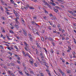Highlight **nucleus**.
Here are the masks:
<instances>
[{
    "label": "nucleus",
    "mask_w": 76,
    "mask_h": 76,
    "mask_svg": "<svg viewBox=\"0 0 76 76\" xmlns=\"http://www.w3.org/2000/svg\"><path fill=\"white\" fill-rule=\"evenodd\" d=\"M39 62H40L41 64H43V63H42V61H40Z\"/></svg>",
    "instance_id": "2f4dec72"
},
{
    "label": "nucleus",
    "mask_w": 76,
    "mask_h": 76,
    "mask_svg": "<svg viewBox=\"0 0 76 76\" xmlns=\"http://www.w3.org/2000/svg\"><path fill=\"white\" fill-rule=\"evenodd\" d=\"M42 61L43 62V63H44V62H45V60H44V59H43V58H42Z\"/></svg>",
    "instance_id": "473e14b6"
},
{
    "label": "nucleus",
    "mask_w": 76,
    "mask_h": 76,
    "mask_svg": "<svg viewBox=\"0 0 76 76\" xmlns=\"http://www.w3.org/2000/svg\"><path fill=\"white\" fill-rule=\"evenodd\" d=\"M52 5H53V6H56V4H55V3H53V2H52Z\"/></svg>",
    "instance_id": "bb28decb"
},
{
    "label": "nucleus",
    "mask_w": 76,
    "mask_h": 76,
    "mask_svg": "<svg viewBox=\"0 0 76 76\" xmlns=\"http://www.w3.org/2000/svg\"><path fill=\"white\" fill-rule=\"evenodd\" d=\"M32 24H34V23H35V22L34 21H32Z\"/></svg>",
    "instance_id": "13d9d810"
},
{
    "label": "nucleus",
    "mask_w": 76,
    "mask_h": 76,
    "mask_svg": "<svg viewBox=\"0 0 76 76\" xmlns=\"http://www.w3.org/2000/svg\"><path fill=\"white\" fill-rule=\"evenodd\" d=\"M30 9H31V10L33 9V10H34V8L33 7H30Z\"/></svg>",
    "instance_id": "cd10ccee"
},
{
    "label": "nucleus",
    "mask_w": 76,
    "mask_h": 76,
    "mask_svg": "<svg viewBox=\"0 0 76 76\" xmlns=\"http://www.w3.org/2000/svg\"><path fill=\"white\" fill-rule=\"evenodd\" d=\"M56 19V17H53L51 19H52V20H54V19Z\"/></svg>",
    "instance_id": "ddd939ff"
},
{
    "label": "nucleus",
    "mask_w": 76,
    "mask_h": 76,
    "mask_svg": "<svg viewBox=\"0 0 76 76\" xmlns=\"http://www.w3.org/2000/svg\"><path fill=\"white\" fill-rule=\"evenodd\" d=\"M2 18L3 20H4V18L3 17H2Z\"/></svg>",
    "instance_id": "e2e57ef3"
},
{
    "label": "nucleus",
    "mask_w": 76,
    "mask_h": 76,
    "mask_svg": "<svg viewBox=\"0 0 76 76\" xmlns=\"http://www.w3.org/2000/svg\"><path fill=\"white\" fill-rule=\"evenodd\" d=\"M66 72L68 73H69V74L70 73V70L69 69H67L66 70Z\"/></svg>",
    "instance_id": "1a4fd4ad"
},
{
    "label": "nucleus",
    "mask_w": 76,
    "mask_h": 76,
    "mask_svg": "<svg viewBox=\"0 0 76 76\" xmlns=\"http://www.w3.org/2000/svg\"><path fill=\"white\" fill-rule=\"evenodd\" d=\"M3 68H4V69H7V67H6V66H4Z\"/></svg>",
    "instance_id": "69168bd1"
},
{
    "label": "nucleus",
    "mask_w": 76,
    "mask_h": 76,
    "mask_svg": "<svg viewBox=\"0 0 76 76\" xmlns=\"http://www.w3.org/2000/svg\"><path fill=\"white\" fill-rule=\"evenodd\" d=\"M24 44L25 46H26V47H27V45H28V44H27L26 43V42H24Z\"/></svg>",
    "instance_id": "a878e982"
},
{
    "label": "nucleus",
    "mask_w": 76,
    "mask_h": 76,
    "mask_svg": "<svg viewBox=\"0 0 76 76\" xmlns=\"http://www.w3.org/2000/svg\"><path fill=\"white\" fill-rule=\"evenodd\" d=\"M7 65L9 66H10V63H8Z\"/></svg>",
    "instance_id": "052dcab7"
},
{
    "label": "nucleus",
    "mask_w": 76,
    "mask_h": 76,
    "mask_svg": "<svg viewBox=\"0 0 76 76\" xmlns=\"http://www.w3.org/2000/svg\"><path fill=\"white\" fill-rule=\"evenodd\" d=\"M36 52L37 54H39L38 51V50H37V49H36Z\"/></svg>",
    "instance_id": "2eb2a0df"
},
{
    "label": "nucleus",
    "mask_w": 76,
    "mask_h": 76,
    "mask_svg": "<svg viewBox=\"0 0 76 76\" xmlns=\"http://www.w3.org/2000/svg\"><path fill=\"white\" fill-rule=\"evenodd\" d=\"M23 34L25 35V36H27V34L26 33V32H25L23 33Z\"/></svg>",
    "instance_id": "5701e85b"
},
{
    "label": "nucleus",
    "mask_w": 76,
    "mask_h": 76,
    "mask_svg": "<svg viewBox=\"0 0 76 76\" xmlns=\"http://www.w3.org/2000/svg\"><path fill=\"white\" fill-rule=\"evenodd\" d=\"M72 24L74 26H76V23H73Z\"/></svg>",
    "instance_id": "37998d69"
},
{
    "label": "nucleus",
    "mask_w": 76,
    "mask_h": 76,
    "mask_svg": "<svg viewBox=\"0 0 76 76\" xmlns=\"http://www.w3.org/2000/svg\"><path fill=\"white\" fill-rule=\"evenodd\" d=\"M34 19H36L37 17H34Z\"/></svg>",
    "instance_id": "bf43d9fd"
},
{
    "label": "nucleus",
    "mask_w": 76,
    "mask_h": 76,
    "mask_svg": "<svg viewBox=\"0 0 76 76\" xmlns=\"http://www.w3.org/2000/svg\"><path fill=\"white\" fill-rule=\"evenodd\" d=\"M25 74L26 75H27V76H30V75H29V73H27V72H26L25 73Z\"/></svg>",
    "instance_id": "a211bd4d"
},
{
    "label": "nucleus",
    "mask_w": 76,
    "mask_h": 76,
    "mask_svg": "<svg viewBox=\"0 0 76 76\" xmlns=\"http://www.w3.org/2000/svg\"><path fill=\"white\" fill-rule=\"evenodd\" d=\"M48 74L49 75V76H51V74L50 73V72H49L48 73Z\"/></svg>",
    "instance_id": "4c0bfd02"
},
{
    "label": "nucleus",
    "mask_w": 76,
    "mask_h": 76,
    "mask_svg": "<svg viewBox=\"0 0 76 76\" xmlns=\"http://www.w3.org/2000/svg\"><path fill=\"white\" fill-rule=\"evenodd\" d=\"M41 40L42 41H44V38L42 37V38H41Z\"/></svg>",
    "instance_id": "c756f323"
},
{
    "label": "nucleus",
    "mask_w": 76,
    "mask_h": 76,
    "mask_svg": "<svg viewBox=\"0 0 76 76\" xmlns=\"http://www.w3.org/2000/svg\"><path fill=\"white\" fill-rule=\"evenodd\" d=\"M48 28V29H50V30H51V27H50V26H49Z\"/></svg>",
    "instance_id": "09e8293b"
},
{
    "label": "nucleus",
    "mask_w": 76,
    "mask_h": 76,
    "mask_svg": "<svg viewBox=\"0 0 76 76\" xmlns=\"http://www.w3.org/2000/svg\"><path fill=\"white\" fill-rule=\"evenodd\" d=\"M51 53L52 54H53V53H54V51L53 50V49H51Z\"/></svg>",
    "instance_id": "4468645a"
},
{
    "label": "nucleus",
    "mask_w": 76,
    "mask_h": 76,
    "mask_svg": "<svg viewBox=\"0 0 76 76\" xmlns=\"http://www.w3.org/2000/svg\"><path fill=\"white\" fill-rule=\"evenodd\" d=\"M46 71H47V72L48 73L50 72V71L49 70V69H46Z\"/></svg>",
    "instance_id": "7c9ffc66"
},
{
    "label": "nucleus",
    "mask_w": 76,
    "mask_h": 76,
    "mask_svg": "<svg viewBox=\"0 0 76 76\" xmlns=\"http://www.w3.org/2000/svg\"><path fill=\"white\" fill-rule=\"evenodd\" d=\"M0 48L1 49H4V48H3L2 47V45H1V46H0Z\"/></svg>",
    "instance_id": "72a5a7b5"
},
{
    "label": "nucleus",
    "mask_w": 76,
    "mask_h": 76,
    "mask_svg": "<svg viewBox=\"0 0 76 76\" xmlns=\"http://www.w3.org/2000/svg\"><path fill=\"white\" fill-rule=\"evenodd\" d=\"M53 10L54 11V12H56V13H57V12H58V10L56 9H55V8H53Z\"/></svg>",
    "instance_id": "39448f33"
},
{
    "label": "nucleus",
    "mask_w": 76,
    "mask_h": 76,
    "mask_svg": "<svg viewBox=\"0 0 76 76\" xmlns=\"http://www.w3.org/2000/svg\"><path fill=\"white\" fill-rule=\"evenodd\" d=\"M9 73V74H11V72L9 71H8Z\"/></svg>",
    "instance_id": "680f3d73"
},
{
    "label": "nucleus",
    "mask_w": 76,
    "mask_h": 76,
    "mask_svg": "<svg viewBox=\"0 0 76 76\" xmlns=\"http://www.w3.org/2000/svg\"><path fill=\"white\" fill-rule=\"evenodd\" d=\"M14 48H15L16 49V50H18V48L17 47V46H15Z\"/></svg>",
    "instance_id": "412c9836"
},
{
    "label": "nucleus",
    "mask_w": 76,
    "mask_h": 76,
    "mask_svg": "<svg viewBox=\"0 0 76 76\" xmlns=\"http://www.w3.org/2000/svg\"><path fill=\"white\" fill-rule=\"evenodd\" d=\"M47 6H48V7H49V8H50V9H52V7L50 5V4H48L47 3L46 4Z\"/></svg>",
    "instance_id": "7ed1b4c3"
},
{
    "label": "nucleus",
    "mask_w": 76,
    "mask_h": 76,
    "mask_svg": "<svg viewBox=\"0 0 76 76\" xmlns=\"http://www.w3.org/2000/svg\"><path fill=\"white\" fill-rule=\"evenodd\" d=\"M22 29L23 32H25V30L24 29V28H22Z\"/></svg>",
    "instance_id": "58836bf2"
},
{
    "label": "nucleus",
    "mask_w": 76,
    "mask_h": 76,
    "mask_svg": "<svg viewBox=\"0 0 76 76\" xmlns=\"http://www.w3.org/2000/svg\"><path fill=\"white\" fill-rule=\"evenodd\" d=\"M49 3V4H52V2H51L50 1H49L48 2Z\"/></svg>",
    "instance_id": "8fccbe9b"
},
{
    "label": "nucleus",
    "mask_w": 76,
    "mask_h": 76,
    "mask_svg": "<svg viewBox=\"0 0 76 76\" xmlns=\"http://www.w3.org/2000/svg\"><path fill=\"white\" fill-rule=\"evenodd\" d=\"M20 74L21 75H23V73H22V72H20Z\"/></svg>",
    "instance_id": "49530a36"
},
{
    "label": "nucleus",
    "mask_w": 76,
    "mask_h": 76,
    "mask_svg": "<svg viewBox=\"0 0 76 76\" xmlns=\"http://www.w3.org/2000/svg\"><path fill=\"white\" fill-rule=\"evenodd\" d=\"M69 13L71 14H72V15H73V16H74V15H73V13H72V11H70L69 12Z\"/></svg>",
    "instance_id": "aec40b11"
},
{
    "label": "nucleus",
    "mask_w": 76,
    "mask_h": 76,
    "mask_svg": "<svg viewBox=\"0 0 76 76\" xmlns=\"http://www.w3.org/2000/svg\"><path fill=\"white\" fill-rule=\"evenodd\" d=\"M40 56L41 57L42 59V58H44L43 54L42 53H41L40 54Z\"/></svg>",
    "instance_id": "f03ea898"
},
{
    "label": "nucleus",
    "mask_w": 76,
    "mask_h": 76,
    "mask_svg": "<svg viewBox=\"0 0 76 76\" xmlns=\"http://www.w3.org/2000/svg\"><path fill=\"white\" fill-rule=\"evenodd\" d=\"M43 3H45V4H47V2L45 1H43Z\"/></svg>",
    "instance_id": "a19ab883"
},
{
    "label": "nucleus",
    "mask_w": 76,
    "mask_h": 76,
    "mask_svg": "<svg viewBox=\"0 0 76 76\" xmlns=\"http://www.w3.org/2000/svg\"><path fill=\"white\" fill-rule=\"evenodd\" d=\"M62 40H63L64 39V37H62Z\"/></svg>",
    "instance_id": "0e129e2a"
},
{
    "label": "nucleus",
    "mask_w": 76,
    "mask_h": 76,
    "mask_svg": "<svg viewBox=\"0 0 76 76\" xmlns=\"http://www.w3.org/2000/svg\"><path fill=\"white\" fill-rule=\"evenodd\" d=\"M17 62H18V63H19V64H20V61H17Z\"/></svg>",
    "instance_id": "603ef678"
},
{
    "label": "nucleus",
    "mask_w": 76,
    "mask_h": 76,
    "mask_svg": "<svg viewBox=\"0 0 76 76\" xmlns=\"http://www.w3.org/2000/svg\"><path fill=\"white\" fill-rule=\"evenodd\" d=\"M13 12H14V13H15L16 16L17 17V18L19 19V15L18 14V13H17L16 11H15V10H13Z\"/></svg>",
    "instance_id": "f257e3e1"
},
{
    "label": "nucleus",
    "mask_w": 76,
    "mask_h": 76,
    "mask_svg": "<svg viewBox=\"0 0 76 76\" xmlns=\"http://www.w3.org/2000/svg\"><path fill=\"white\" fill-rule=\"evenodd\" d=\"M7 36V39H8V40H10V39H10L9 37H8V36L6 35Z\"/></svg>",
    "instance_id": "f3484780"
},
{
    "label": "nucleus",
    "mask_w": 76,
    "mask_h": 76,
    "mask_svg": "<svg viewBox=\"0 0 76 76\" xmlns=\"http://www.w3.org/2000/svg\"><path fill=\"white\" fill-rule=\"evenodd\" d=\"M30 61L31 64H33L34 62H33V61H32V59H31L30 60Z\"/></svg>",
    "instance_id": "423d86ee"
},
{
    "label": "nucleus",
    "mask_w": 76,
    "mask_h": 76,
    "mask_svg": "<svg viewBox=\"0 0 76 76\" xmlns=\"http://www.w3.org/2000/svg\"><path fill=\"white\" fill-rule=\"evenodd\" d=\"M10 1H11V2H12V4H15V5H17V4H15V2H14V1H13V0H10Z\"/></svg>",
    "instance_id": "f8f14e48"
},
{
    "label": "nucleus",
    "mask_w": 76,
    "mask_h": 76,
    "mask_svg": "<svg viewBox=\"0 0 76 76\" xmlns=\"http://www.w3.org/2000/svg\"><path fill=\"white\" fill-rule=\"evenodd\" d=\"M57 26L59 28V29H60V28L61 26H60V24H59L57 25Z\"/></svg>",
    "instance_id": "e433bc0d"
},
{
    "label": "nucleus",
    "mask_w": 76,
    "mask_h": 76,
    "mask_svg": "<svg viewBox=\"0 0 76 76\" xmlns=\"http://www.w3.org/2000/svg\"><path fill=\"white\" fill-rule=\"evenodd\" d=\"M13 28H14V27H13V26H11V29H13Z\"/></svg>",
    "instance_id": "79ce46f5"
},
{
    "label": "nucleus",
    "mask_w": 76,
    "mask_h": 76,
    "mask_svg": "<svg viewBox=\"0 0 76 76\" xmlns=\"http://www.w3.org/2000/svg\"><path fill=\"white\" fill-rule=\"evenodd\" d=\"M73 12H74V13H76V10H73Z\"/></svg>",
    "instance_id": "774afa93"
},
{
    "label": "nucleus",
    "mask_w": 76,
    "mask_h": 76,
    "mask_svg": "<svg viewBox=\"0 0 76 76\" xmlns=\"http://www.w3.org/2000/svg\"><path fill=\"white\" fill-rule=\"evenodd\" d=\"M73 56L75 55L76 54V53L75 52H74V53H73Z\"/></svg>",
    "instance_id": "3c124183"
},
{
    "label": "nucleus",
    "mask_w": 76,
    "mask_h": 76,
    "mask_svg": "<svg viewBox=\"0 0 76 76\" xmlns=\"http://www.w3.org/2000/svg\"><path fill=\"white\" fill-rule=\"evenodd\" d=\"M25 49L26 51H28V48L26 47H25Z\"/></svg>",
    "instance_id": "c85d7f7f"
},
{
    "label": "nucleus",
    "mask_w": 76,
    "mask_h": 76,
    "mask_svg": "<svg viewBox=\"0 0 76 76\" xmlns=\"http://www.w3.org/2000/svg\"><path fill=\"white\" fill-rule=\"evenodd\" d=\"M31 30H32L34 32H35V30H37L35 28H33L32 27Z\"/></svg>",
    "instance_id": "6ab92c4d"
},
{
    "label": "nucleus",
    "mask_w": 76,
    "mask_h": 76,
    "mask_svg": "<svg viewBox=\"0 0 76 76\" xmlns=\"http://www.w3.org/2000/svg\"><path fill=\"white\" fill-rule=\"evenodd\" d=\"M1 30L2 31V32H5V31L4 30V28L2 27L1 28Z\"/></svg>",
    "instance_id": "9d476101"
},
{
    "label": "nucleus",
    "mask_w": 76,
    "mask_h": 76,
    "mask_svg": "<svg viewBox=\"0 0 76 76\" xmlns=\"http://www.w3.org/2000/svg\"><path fill=\"white\" fill-rule=\"evenodd\" d=\"M55 7H56V9L59 8V7L57 6H55Z\"/></svg>",
    "instance_id": "de8ad7c7"
},
{
    "label": "nucleus",
    "mask_w": 76,
    "mask_h": 76,
    "mask_svg": "<svg viewBox=\"0 0 76 76\" xmlns=\"http://www.w3.org/2000/svg\"><path fill=\"white\" fill-rule=\"evenodd\" d=\"M28 36H29V38H31L32 37V36L31 34H28Z\"/></svg>",
    "instance_id": "ea45409f"
},
{
    "label": "nucleus",
    "mask_w": 76,
    "mask_h": 76,
    "mask_svg": "<svg viewBox=\"0 0 76 76\" xmlns=\"http://www.w3.org/2000/svg\"><path fill=\"white\" fill-rule=\"evenodd\" d=\"M30 40L31 41H32V40H33V38H32V37H30Z\"/></svg>",
    "instance_id": "4be33fe9"
},
{
    "label": "nucleus",
    "mask_w": 76,
    "mask_h": 76,
    "mask_svg": "<svg viewBox=\"0 0 76 76\" xmlns=\"http://www.w3.org/2000/svg\"><path fill=\"white\" fill-rule=\"evenodd\" d=\"M0 9H1V10L3 11V7L1 6H0Z\"/></svg>",
    "instance_id": "dca6fc26"
},
{
    "label": "nucleus",
    "mask_w": 76,
    "mask_h": 76,
    "mask_svg": "<svg viewBox=\"0 0 76 76\" xmlns=\"http://www.w3.org/2000/svg\"><path fill=\"white\" fill-rule=\"evenodd\" d=\"M52 44H53V45H55V44L54 42H52Z\"/></svg>",
    "instance_id": "4d7b16f0"
},
{
    "label": "nucleus",
    "mask_w": 76,
    "mask_h": 76,
    "mask_svg": "<svg viewBox=\"0 0 76 76\" xmlns=\"http://www.w3.org/2000/svg\"><path fill=\"white\" fill-rule=\"evenodd\" d=\"M48 39L49 41H53V39L51 38H48Z\"/></svg>",
    "instance_id": "9b49d317"
},
{
    "label": "nucleus",
    "mask_w": 76,
    "mask_h": 76,
    "mask_svg": "<svg viewBox=\"0 0 76 76\" xmlns=\"http://www.w3.org/2000/svg\"><path fill=\"white\" fill-rule=\"evenodd\" d=\"M5 45L7 46V48L9 47V45L7 44H5Z\"/></svg>",
    "instance_id": "c9c22d12"
},
{
    "label": "nucleus",
    "mask_w": 76,
    "mask_h": 76,
    "mask_svg": "<svg viewBox=\"0 0 76 76\" xmlns=\"http://www.w3.org/2000/svg\"><path fill=\"white\" fill-rule=\"evenodd\" d=\"M10 33H11L12 34H13V33H14V32H13V31H12V30H10Z\"/></svg>",
    "instance_id": "393cba45"
},
{
    "label": "nucleus",
    "mask_w": 76,
    "mask_h": 76,
    "mask_svg": "<svg viewBox=\"0 0 76 76\" xmlns=\"http://www.w3.org/2000/svg\"><path fill=\"white\" fill-rule=\"evenodd\" d=\"M10 64L12 66H15V64L12 63V62H11Z\"/></svg>",
    "instance_id": "20e7f679"
},
{
    "label": "nucleus",
    "mask_w": 76,
    "mask_h": 76,
    "mask_svg": "<svg viewBox=\"0 0 76 76\" xmlns=\"http://www.w3.org/2000/svg\"><path fill=\"white\" fill-rule=\"evenodd\" d=\"M45 65V66H47V65H46V62H43Z\"/></svg>",
    "instance_id": "f704fd0d"
},
{
    "label": "nucleus",
    "mask_w": 76,
    "mask_h": 76,
    "mask_svg": "<svg viewBox=\"0 0 76 76\" xmlns=\"http://www.w3.org/2000/svg\"><path fill=\"white\" fill-rule=\"evenodd\" d=\"M30 72L31 73V74H34V72H33L32 71H30Z\"/></svg>",
    "instance_id": "a18cd8bd"
},
{
    "label": "nucleus",
    "mask_w": 76,
    "mask_h": 76,
    "mask_svg": "<svg viewBox=\"0 0 76 76\" xmlns=\"http://www.w3.org/2000/svg\"><path fill=\"white\" fill-rule=\"evenodd\" d=\"M34 65H35V66H36V67H37V64L34 63Z\"/></svg>",
    "instance_id": "864d4df0"
},
{
    "label": "nucleus",
    "mask_w": 76,
    "mask_h": 76,
    "mask_svg": "<svg viewBox=\"0 0 76 76\" xmlns=\"http://www.w3.org/2000/svg\"><path fill=\"white\" fill-rule=\"evenodd\" d=\"M11 75H12V76H15V75L13 74H11Z\"/></svg>",
    "instance_id": "5fc2aeb1"
},
{
    "label": "nucleus",
    "mask_w": 76,
    "mask_h": 76,
    "mask_svg": "<svg viewBox=\"0 0 76 76\" xmlns=\"http://www.w3.org/2000/svg\"><path fill=\"white\" fill-rule=\"evenodd\" d=\"M8 50H11V49L10 48H9V47L7 48Z\"/></svg>",
    "instance_id": "c03bdc74"
},
{
    "label": "nucleus",
    "mask_w": 76,
    "mask_h": 76,
    "mask_svg": "<svg viewBox=\"0 0 76 76\" xmlns=\"http://www.w3.org/2000/svg\"><path fill=\"white\" fill-rule=\"evenodd\" d=\"M45 40H48V37H46V38H45Z\"/></svg>",
    "instance_id": "338daca9"
},
{
    "label": "nucleus",
    "mask_w": 76,
    "mask_h": 76,
    "mask_svg": "<svg viewBox=\"0 0 76 76\" xmlns=\"http://www.w3.org/2000/svg\"><path fill=\"white\" fill-rule=\"evenodd\" d=\"M23 67H24L25 69H26V66L25 65V64H23Z\"/></svg>",
    "instance_id": "0eeeda50"
},
{
    "label": "nucleus",
    "mask_w": 76,
    "mask_h": 76,
    "mask_svg": "<svg viewBox=\"0 0 76 76\" xmlns=\"http://www.w3.org/2000/svg\"><path fill=\"white\" fill-rule=\"evenodd\" d=\"M63 76H65V74L64 73L62 72V73L61 74Z\"/></svg>",
    "instance_id": "b1692460"
},
{
    "label": "nucleus",
    "mask_w": 76,
    "mask_h": 76,
    "mask_svg": "<svg viewBox=\"0 0 76 76\" xmlns=\"http://www.w3.org/2000/svg\"><path fill=\"white\" fill-rule=\"evenodd\" d=\"M18 19H19V18L18 19L17 18H17L15 19V22H16V23H19V21H18Z\"/></svg>",
    "instance_id": "6e6552de"
},
{
    "label": "nucleus",
    "mask_w": 76,
    "mask_h": 76,
    "mask_svg": "<svg viewBox=\"0 0 76 76\" xmlns=\"http://www.w3.org/2000/svg\"><path fill=\"white\" fill-rule=\"evenodd\" d=\"M56 53L58 54H59V52H58V51H56Z\"/></svg>",
    "instance_id": "6e6d98bb"
}]
</instances>
